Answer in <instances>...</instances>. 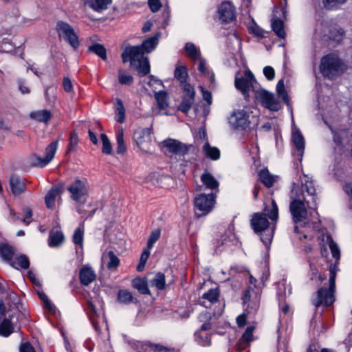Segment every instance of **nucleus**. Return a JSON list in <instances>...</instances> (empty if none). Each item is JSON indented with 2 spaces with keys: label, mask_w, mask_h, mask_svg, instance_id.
<instances>
[{
  "label": "nucleus",
  "mask_w": 352,
  "mask_h": 352,
  "mask_svg": "<svg viewBox=\"0 0 352 352\" xmlns=\"http://www.w3.org/2000/svg\"><path fill=\"white\" fill-rule=\"evenodd\" d=\"M267 216L272 221H276L278 218V208L274 200L272 201L270 209L265 207L263 213H255L251 219V225L254 230L260 234L261 239L266 247H268L272 241L275 225L270 226Z\"/></svg>",
  "instance_id": "f257e3e1"
},
{
  "label": "nucleus",
  "mask_w": 352,
  "mask_h": 352,
  "mask_svg": "<svg viewBox=\"0 0 352 352\" xmlns=\"http://www.w3.org/2000/svg\"><path fill=\"white\" fill-rule=\"evenodd\" d=\"M316 209H309L304 198L301 199L300 197L294 198L289 205V210L294 222L300 225H306L309 223H316L319 221V215Z\"/></svg>",
  "instance_id": "f03ea898"
},
{
  "label": "nucleus",
  "mask_w": 352,
  "mask_h": 352,
  "mask_svg": "<svg viewBox=\"0 0 352 352\" xmlns=\"http://www.w3.org/2000/svg\"><path fill=\"white\" fill-rule=\"evenodd\" d=\"M340 271L338 265H330L329 270V288L320 289L316 294V298L312 302L315 307H318L322 305L325 306L331 305L335 300L333 293L336 289V277Z\"/></svg>",
  "instance_id": "7ed1b4c3"
},
{
  "label": "nucleus",
  "mask_w": 352,
  "mask_h": 352,
  "mask_svg": "<svg viewBox=\"0 0 352 352\" xmlns=\"http://www.w3.org/2000/svg\"><path fill=\"white\" fill-rule=\"evenodd\" d=\"M124 63L130 61L131 65H135L137 67L138 74L140 76H144L150 72V65L148 59L141 53L140 47H127L125 48L122 54Z\"/></svg>",
  "instance_id": "20e7f679"
},
{
  "label": "nucleus",
  "mask_w": 352,
  "mask_h": 352,
  "mask_svg": "<svg viewBox=\"0 0 352 352\" xmlns=\"http://www.w3.org/2000/svg\"><path fill=\"white\" fill-rule=\"evenodd\" d=\"M69 197L77 204L85 203L89 195V185L86 179L76 178L67 186Z\"/></svg>",
  "instance_id": "39448f33"
},
{
  "label": "nucleus",
  "mask_w": 352,
  "mask_h": 352,
  "mask_svg": "<svg viewBox=\"0 0 352 352\" xmlns=\"http://www.w3.org/2000/svg\"><path fill=\"white\" fill-rule=\"evenodd\" d=\"M344 69V65L336 55L329 54L321 60L320 70L324 76L329 78L339 74Z\"/></svg>",
  "instance_id": "423d86ee"
},
{
  "label": "nucleus",
  "mask_w": 352,
  "mask_h": 352,
  "mask_svg": "<svg viewBox=\"0 0 352 352\" xmlns=\"http://www.w3.org/2000/svg\"><path fill=\"white\" fill-rule=\"evenodd\" d=\"M230 126L236 131H245L250 126V113L245 109L234 110L228 118Z\"/></svg>",
  "instance_id": "0eeeda50"
},
{
  "label": "nucleus",
  "mask_w": 352,
  "mask_h": 352,
  "mask_svg": "<svg viewBox=\"0 0 352 352\" xmlns=\"http://www.w3.org/2000/svg\"><path fill=\"white\" fill-rule=\"evenodd\" d=\"M234 85L236 88L239 90L245 97L248 96L250 91H252L255 94V89L260 87L254 78L253 74L250 70H246L243 75L239 76L236 75Z\"/></svg>",
  "instance_id": "6e6552de"
},
{
  "label": "nucleus",
  "mask_w": 352,
  "mask_h": 352,
  "mask_svg": "<svg viewBox=\"0 0 352 352\" xmlns=\"http://www.w3.org/2000/svg\"><path fill=\"white\" fill-rule=\"evenodd\" d=\"M56 31L60 38L68 43L74 49L79 46L78 37L74 28L67 22L58 21L56 23Z\"/></svg>",
  "instance_id": "1a4fd4ad"
},
{
  "label": "nucleus",
  "mask_w": 352,
  "mask_h": 352,
  "mask_svg": "<svg viewBox=\"0 0 352 352\" xmlns=\"http://www.w3.org/2000/svg\"><path fill=\"white\" fill-rule=\"evenodd\" d=\"M254 97L265 108L272 111H278L280 109V104L274 94L265 89H256Z\"/></svg>",
  "instance_id": "9d476101"
},
{
  "label": "nucleus",
  "mask_w": 352,
  "mask_h": 352,
  "mask_svg": "<svg viewBox=\"0 0 352 352\" xmlns=\"http://www.w3.org/2000/svg\"><path fill=\"white\" fill-rule=\"evenodd\" d=\"M300 179L302 184V190L303 192H307V195H303L302 197L304 198V200L306 202L308 208L309 209L315 210L317 208V197L313 181L306 175H304L303 177H302Z\"/></svg>",
  "instance_id": "9b49d317"
},
{
  "label": "nucleus",
  "mask_w": 352,
  "mask_h": 352,
  "mask_svg": "<svg viewBox=\"0 0 352 352\" xmlns=\"http://www.w3.org/2000/svg\"><path fill=\"white\" fill-rule=\"evenodd\" d=\"M233 231L234 226L230 225L228 232L225 235L221 236L220 240L217 241L215 245L214 251L217 254L224 250H232L233 246L238 245L239 241Z\"/></svg>",
  "instance_id": "f8f14e48"
},
{
  "label": "nucleus",
  "mask_w": 352,
  "mask_h": 352,
  "mask_svg": "<svg viewBox=\"0 0 352 352\" xmlns=\"http://www.w3.org/2000/svg\"><path fill=\"white\" fill-rule=\"evenodd\" d=\"M161 144L163 148L166 149L167 152L179 156H184L188 154L192 147V145L185 144L174 139L164 140Z\"/></svg>",
  "instance_id": "ddd939ff"
},
{
  "label": "nucleus",
  "mask_w": 352,
  "mask_h": 352,
  "mask_svg": "<svg viewBox=\"0 0 352 352\" xmlns=\"http://www.w3.org/2000/svg\"><path fill=\"white\" fill-rule=\"evenodd\" d=\"M195 206L201 214H208L214 206V197L212 194H201L195 198Z\"/></svg>",
  "instance_id": "4468645a"
},
{
  "label": "nucleus",
  "mask_w": 352,
  "mask_h": 352,
  "mask_svg": "<svg viewBox=\"0 0 352 352\" xmlns=\"http://www.w3.org/2000/svg\"><path fill=\"white\" fill-rule=\"evenodd\" d=\"M292 139L296 151L294 155L298 160L301 161L305 149V139L296 126L292 128Z\"/></svg>",
  "instance_id": "2eb2a0df"
},
{
  "label": "nucleus",
  "mask_w": 352,
  "mask_h": 352,
  "mask_svg": "<svg viewBox=\"0 0 352 352\" xmlns=\"http://www.w3.org/2000/svg\"><path fill=\"white\" fill-rule=\"evenodd\" d=\"M219 19L224 22H230L235 18V10L229 1L223 2L219 8Z\"/></svg>",
  "instance_id": "dca6fc26"
},
{
  "label": "nucleus",
  "mask_w": 352,
  "mask_h": 352,
  "mask_svg": "<svg viewBox=\"0 0 352 352\" xmlns=\"http://www.w3.org/2000/svg\"><path fill=\"white\" fill-rule=\"evenodd\" d=\"M320 239L324 245H329L333 258H335L336 262H338L340 258V250L338 244L333 240L331 236L327 233L322 234L320 236Z\"/></svg>",
  "instance_id": "f3484780"
},
{
  "label": "nucleus",
  "mask_w": 352,
  "mask_h": 352,
  "mask_svg": "<svg viewBox=\"0 0 352 352\" xmlns=\"http://www.w3.org/2000/svg\"><path fill=\"white\" fill-rule=\"evenodd\" d=\"M250 283L251 284L248 286V287L244 291V294L242 298L243 303H246V302H248V300L261 299V290L260 288L256 287L253 283L252 278L250 279Z\"/></svg>",
  "instance_id": "a211bd4d"
},
{
  "label": "nucleus",
  "mask_w": 352,
  "mask_h": 352,
  "mask_svg": "<svg viewBox=\"0 0 352 352\" xmlns=\"http://www.w3.org/2000/svg\"><path fill=\"white\" fill-rule=\"evenodd\" d=\"M80 282L84 285H89L96 277L94 270L88 265L83 267L79 272Z\"/></svg>",
  "instance_id": "6ab92c4d"
},
{
  "label": "nucleus",
  "mask_w": 352,
  "mask_h": 352,
  "mask_svg": "<svg viewBox=\"0 0 352 352\" xmlns=\"http://www.w3.org/2000/svg\"><path fill=\"white\" fill-rule=\"evenodd\" d=\"M254 330V326H249L246 328L237 344L239 350L241 351L245 349L248 346V344L253 340Z\"/></svg>",
  "instance_id": "aec40b11"
},
{
  "label": "nucleus",
  "mask_w": 352,
  "mask_h": 352,
  "mask_svg": "<svg viewBox=\"0 0 352 352\" xmlns=\"http://www.w3.org/2000/svg\"><path fill=\"white\" fill-rule=\"evenodd\" d=\"M16 249L6 243H0V256L5 262H9L15 255Z\"/></svg>",
  "instance_id": "412c9836"
},
{
  "label": "nucleus",
  "mask_w": 352,
  "mask_h": 352,
  "mask_svg": "<svg viewBox=\"0 0 352 352\" xmlns=\"http://www.w3.org/2000/svg\"><path fill=\"white\" fill-rule=\"evenodd\" d=\"M64 234L58 230H53L50 232L48 243L51 248H56L61 245L64 242Z\"/></svg>",
  "instance_id": "4be33fe9"
},
{
  "label": "nucleus",
  "mask_w": 352,
  "mask_h": 352,
  "mask_svg": "<svg viewBox=\"0 0 352 352\" xmlns=\"http://www.w3.org/2000/svg\"><path fill=\"white\" fill-rule=\"evenodd\" d=\"M155 98L157 104L159 111L165 110L168 107V97L166 92L163 91H159L158 92H155ZM153 113L155 114L154 113V111H153ZM159 113L160 112L157 113L156 114Z\"/></svg>",
  "instance_id": "5701e85b"
},
{
  "label": "nucleus",
  "mask_w": 352,
  "mask_h": 352,
  "mask_svg": "<svg viewBox=\"0 0 352 352\" xmlns=\"http://www.w3.org/2000/svg\"><path fill=\"white\" fill-rule=\"evenodd\" d=\"M199 64L197 69L201 75L208 78V82L212 83L214 80V75L210 68L208 67L206 60L201 58L198 60Z\"/></svg>",
  "instance_id": "b1692460"
},
{
  "label": "nucleus",
  "mask_w": 352,
  "mask_h": 352,
  "mask_svg": "<svg viewBox=\"0 0 352 352\" xmlns=\"http://www.w3.org/2000/svg\"><path fill=\"white\" fill-rule=\"evenodd\" d=\"M10 186L14 195H20L25 191L24 182L16 177H12L10 180Z\"/></svg>",
  "instance_id": "393cba45"
},
{
  "label": "nucleus",
  "mask_w": 352,
  "mask_h": 352,
  "mask_svg": "<svg viewBox=\"0 0 352 352\" xmlns=\"http://www.w3.org/2000/svg\"><path fill=\"white\" fill-rule=\"evenodd\" d=\"M59 190L60 189L58 186H54L47 192L45 197V203L48 208H54L56 199L59 194Z\"/></svg>",
  "instance_id": "a878e982"
},
{
  "label": "nucleus",
  "mask_w": 352,
  "mask_h": 352,
  "mask_svg": "<svg viewBox=\"0 0 352 352\" xmlns=\"http://www.w3.org/2000/svg\"><path fill=\"white\" fill-rule=\"evenodd\" d=\"M157 43L158 36L156 35L144 41L141 45H135V47H140L141 53L144 55V53H149L153 50L157 45Z\"/></svg>",
  "instance_id": "bb28decb"
},
{
  "label": "nucleus",
  "mask_w": 352,
  "mask_h": 352,
  "mask_svg": "<svg viewBox=\"0 0 352 352\" xmlns=\"http://www.w3.org/2000/svg\"><path fill=\"white\" fill-rule=\"evenodd\" d=\"M111 3L112 0H91L88 4L92 10L100 12L107 10Z\"/></svg>",
  "instance_id": "cd10ccee"
},
{
  "label": "nucleus",
  "mask_w": 352,
  "mask_h": 352,
  "mask_svg": "<svg viewBox=\"0 0 352 352\" xmlns=\"http://www.w3.org/2000/svg\"><path fill=\"white\" fill-rule=\"evenodd\" d=\"M203 151L205 155L212 160H219L220 157V151L215 146H212L207 142L203 146Z\"/></svg>",
  "instance_id": "c85d7f7f"
},
{
  "label": "nucleus",
  "mask_w": 352,
  "mask_h": 352,
  "mask_svg": "<svg viewBox=\"0 0 352 352\" xmlns=\"http://www.w3.org/2000/svg\"><path fill=\"white\" fill-rule=\"evenodd\" d=\"M201 182L204 185L209 189L214 190L218 188L219 182L217 180L209 173H204L201 175Z\"/></svg>",
  "instance_id": "c756f323"
},
{
  "label": "nucleus",
  "mask_w": 352,
  "mask_h": 352,
  "mask_svg": "<svg viewBox=\"0 0 352 352\" xmlns=\"http://www.w3.org/2000/svg\"><path fill=\"white\" fill-rule=\"evenodd\" d=\"M30 117L37 121L47 123L50 120L52 113L49 110L43 109L32 112Z\"/></svg>",
  "instance_id": "7c9ffc66"
},
{
  "label": "nucleus",
  "mask_w": 352,
  "mask_h": 352,
  "mask_svg": "<svg viewBox=\"0 0 352 352\" xmlns=\"http://www.w3.org/2000/svg\"><path fill=\"white\" fill-rule=\"evenodd\" d=\"M259 178L262 183L267 188L271 187L276 181V177L267 169H262L259 172Z\"/></svg>",
  "instance_id": "2f4dec72"
},
{
  "label": "nucleus",
  "mask_w": 352,
  "mask_h": 352,
  "mask_svg": "<svg viewBox=\"0 0 352 352\" xmlns=\"http://www.w3.org/2000/svg\"><path fill=\"white\" fill-rule=\"evenodd\" d=\"M185 51L188 56L195 60H198L201 58L200 50L192 43H187L185 45Z\"/></svg>",
  "instance_id": "473e14b6"
},
{
  "label": "nucleus",
  "mask_w": 352,
  "mask_h": 352,
  "mask_svg": "<svg viewBox=\"0 0 352 352\" xmlns=\"http://www.w3.org/2000/svg\"><path fill=\"white\" fill-rule=\"evenodd\" d=\"M133 287L142 294H149L147 282L145 279L141 278H135L132 280Z\"/></svg>",
  "instance_id": "72a5a7b5"
},
{
  "label": "nucleus",
  "mask_w": 352,
  "mask_h": 352,
  "mask_svg": "<svg viewBox=\"0 0 352 352\" xmlns=\"http://www.w3.org/2000/svg\"><path fill=\"white\" fill-rule=\"evenodd\" d=\"M83 236H84V229L82 227H79L76 228L73 234V242L78 245L76 247V252H78L80 250H82L83 245Z\"/></svg>",
  "instance_id": "f704fd0d"
},
{
  "label": "nucleus",
  "mask_w": 352,
  "mask_h": 352,
  "mask_svg": "<svg viewBox=\"0 0 352 352\" xmlns=\"http://www.w3.org/2000/svg\"><path fill=\"white\" fill-rule=\"evenodd\" d=\"M103 264H119L120 261L118 256L112 250H106L102 255Z\"/></svg>",
  "instance_id": "c9c22d12"
},
{
  "label": "nucleus",
  "mask_w": 352,
  "mask_h": 352,
  "mask_svg": "<svg viewBox=\"0 0 352 352\" xmlns=\"http://www.w3.org/2000/svg\"><path fill=\"white\" fill-rule=\"evenodd\" d=\"M13 332V326L10 319L4 318L0 323V335L9 336Z\"/></svg>",
  "instance_id": "e433bc0d"
},
{
  "label": "nucleus",
  "mask_w": 352,
  "mask_h": 352,
  "mask_svg": "<svg viewBox=\"0 0 352 352\" xmlns=\"http://www.w3.org/2000/svg\"><path fill=\"white\" fill-rule=\"evenodd\" d=\"M115 119L120 123H123L125 120V109L120 99L116 100Z\"/></svg>",
  "instance_id": "4c0bfd02"
},
{
  "label": "nucleus",
  "mask_w": 352,
  "mask_h": 352,
  "mask_svg": "<svg viewBox=\"0 0 352 352\" xmlns=\"http://www.w3.org/2000/svg\"><path fill=\"white\" fill-rule=\"evenodd\" d=\"M58 148V141H54L49 144L45 148V156L44 158L47 164L50 163L54 158Z\"/></svg>",
  "instance_id": "58836bf2"
},
{
  "label": "nucleus",
  "mask_w": 352,
  "mask_h": 352,
  "mask_svg": "<svg viewBox=\"0 0 352 352\" xmlns=\"http://www.w3.org/2000/svg\"><path fill=\"white\" fill-rule=\"evenodd\" d=\"M175 77L180 83H184L188 77L187 68L184 65H178L175 69Z\"/></svg>",
  "instance_id": "ea45409f"
},
{
  "label": "nucleus",
  "mask_w": 352,
  "mask_h": 352,
  "mask_svg": "<svg viewBox=\"0 0 352 352\" xmlns=\"http://www.w3.org/2000/svg\"><path fill=\"white\" fill-rule=\"evenodd\" d=\"M123 129L122 127L119 128L116 134V141H117V148L116 152L118 154H123L126 151V146L124 142L123 138Z\"/></svg>",
  "instance_id": "a19ab883"
},
{
  "label": "nucleus",
  "mask_w": 352,
  "mask_h": 352,
  "mask_svg": "<svg viewBox=\"0 0 352 352\" xmlns=\"http://www.w3.org/2000/svg\"><path fill=\"white\" fill-rule=\"evenodd\" d=\"M273 31L279 38H285V32L284 30V25L283 21L280 19H275L272 23Z\"/></svg>",
  "instance_id": "79ce46f5"
},
{
  "label": "nucleus",
  "mask_w": 352,
  "mask_h": 352,
  "mask_svg": "<svg viewBox=\"0 0 352 352\" xmlns=\"http://www.w3.org/2000/svg\"><path fill=\"white\" fill-rule=\"evenodd\" d=\"M219 295V292L217 288L211 289L204 294L202 298L204 300H207L209 302V305H210L217 301Z\"/></svg>",
  "instance_id": "37998d69"
},
{
  "label": "nucleus",
  "mask_w": 352,
  "mask_h": 352,
  "mask_svg": "<svg viewBox=\"0 0 352 352\" xmlns=\"http://www.w3.org/2000/svg\"><path fill=\"white\" fill-rule=\"evenodd\" d=\"M89 51L96 54L99 57H100L102 60L107 59L106 50L103 45H102L99 43H96V44H94L91 46H90L89 47Z\"/></svg>",
  "instance_id": "c03bdc74"
},
{
  "label": "nucleus",
  "mask_w": 352,
  "mask_h": 352,
  "mask_svg": "<svg viewBox=\"0 0 352 352\" xmlns=\"http://www.w3.org/2000/svg\"><path fill=\"white\" fill-rule=\"evenodd\" d=\"M276 93L283 99L285 104L289 105V97L285 89L284 82L280 80L276 85Z\"/></svg>",
  "instance_id": "a18cd8bd"
},
{
  "label": "nucleus",
  "mask_w": 352,
  "mask_h": 352,
  "mask_svg": "<svg viewBox=\"0 0 352 352\" xmlns=\"http://www.w3.org/2000/svg\"><path fill=\"white\" fill-rule=\"evenodd\" d=\"M118 300L121 303L129 304L133 300L131 293L125 289H121L118 294Z\"/></svg>",
  "instance_id": "49530a36"
},
{
  "label": "nucleus",
  "mask_w": 352,
  "mask_h": 352,
  "mask_svg": "<svg viewBox=\"0 0 352 352\" xmlns=\"http://www.w3.org/2000/svg\"><path fill=\"white\" fill-rule=\"evenodd\" d=\"M196 341L201 346H209L211 343L210 337L208 333H201L197 331L195 333Z\"/></svg>",
  "instance_id": "de8ad7c7"
},
{
  "label": "nucleus",
  "mask_w": 352,
  "mask_h": 352,
  "mask_svg": "<svg viewBox=\"0 0 352 352\" xmlns=\"http://www.w3.org/2000/svg\"><path fill=\"white\" fill-rule=\"evenodd\" d=\"M243 304L247 305V307L245 311L248 312V314H255L259 308L260 300H248V302Z\"/></svg>",
  "instance_id": "09e8293b"
},
{
  "label": "nucleus",
  "mask_w": 352,
  "mask_h": 352,
  "mask_svg": "<svg viewBox=\"0 0 352 352\" xmlns=\"http://www.w3.org/2000/svg\"><path fill=\"white\" fill-rule=\"evenodd\" d=\"M194 102V97H184L180 105L179 109L184 112L187 113L190 109L192 104Z\"/></svg>",
  "instance_id": "8fccbe9b"
},
{
  "label": "nucleus",
  "mask_w": 352,
  "mask_h": 352,
  "mask_svg": "<svg viewBox=\"0 0 352 352\" xmlns=\"http://www.w3.org/2000/svg\"><path fill=\"white\" fill-rule=\"evenodd\" d=\"M151 283L152 285L156 287L158 289H163L165 287V276L162 273H158Z\"/></svg>",
  "instance_id": "3c124183"
},
{
  "label": "nucleus",
  "mask_w": 352,
  "mask_h": 352,
  "mask_svg": "<svg viewBox=\"0 0 352 352\" xmlns=\"http://www.w3.org/2000/svg\"><path fill=\"white\" fill-rule=\"evenodd\" d=\"M100 138L102 142V153L105 154H111L112 151L111 144L110 141L108 139V137L104 133L101 134Z\"/></svg>",
  "instance_id": "603ef678"
},
{
  "label": "nucleus",
  "mask_w": 352,
  "mask_h": 352,
  "mask_svg": "<svg viewBox=\"0 0 352 352\" xmlns=\"http://www.w3.org/2000/svg\"><path fill=\"white\" fill-rule=\"evenodd\" d=\"M118 80L120 83L122 85H131L133 81V78L131 75L124 72L122 70L119 71Z\"/></svg>",
  "instance_id": "864d4df0"
},
{
  "label": "nucleus",
  "mask_w": 352,
  "mask_h": 352,
  "mask_svg": "<svg viewBox=\"0 0 352 352\" xmlns=\"http://www.w3.org/2000/svg\"><path fill=\"white\" fill-rule=\"evenodd\" d=\"M29 162L32 166L37 167H43L47 165L44 158L37 156L36 155H32L29 157Z\"/></svg>",
  "instance_id": "5fc2aeb1"
},
{
  "label": "nucleus",
  "mask_w": 352,
  "mask_h": 352,
  "mask_svg": "<svg viewBox=\"0 0 352 352\" xmlns=\"http://www.w3.org/2000/svg\"><path fill=\"white\" fill-rule=\"evenodd\" d=\"M160 229H155L154 230L151 234H150L148 241H147V246L148 248H152L153 247V245L155 243L160 239Z\"/></svg>",
  "instance_id": "6e6d98bb"
},
{
  "label": "nucleus",
  "mask_w": 352,
  "mask_h": 352,
  "mask_svg": "<svg viewBox=\"0 0 352 352\" xmlns=\"http://www.w3.org/2000/svg\"><path fill=\"white\" fill-rule=\"evenodd\" d=\"M38 296L43 302L45 307L49 310V311L54 313L55 306L51 302L47 296L43 292L38 293Z\"/></svg>",
  "instance_id": "4d7b16f0"
},
{
  "label": "nucleus",
  "mask_w": 352,
  "mask_h": 352,
  "mask_svg": "<svg viewBox=\"0 0 352 352\" xmlns=\"http://www.w3.org/2000/svg\"><path fill=\"white\" fill-rule=\"evenodd\" d=\"M6 300L8 301L9 307H12V305L16 306L19 303V298L14 292H10L7 294Z\"/></svg>",
  "instance_id": "13d9d810"
},
{
  "label": "nucleus",
  "mask_w": 352,
  "mask_h": 352,
  "mask_svg": "<svg viewBox=\"0 0 352 352\" xmlns=\"http://www.w3.org/2000/svg\"><path fill=\"white\" fill-rule=\"evenodd\" d=\"M347 0H323L324 7L328 9L337 8L346 2Z\"/></svg>",
  "instance_id": "bf43d9fd"
},
{
  "label": "nucleus",
  "mask_w": 352,
  "mask_h": 352,
  "mask_svg": "<svg viewBox=\"0 0 352 352\" xmlns=\"http://www.w3.org/2000/svg\"><path fill=\"white\" fill-rule=\"evenodd\" d=\"M146 83L151 88H154V91L155 89L159 88L162 85V82L160 80L155 78L153 76L148 77V81L146 82Z\"/></svg>",
  "instance_id": "052dcab7"
},
{
  "label": "nucleus",
  "mask_w": 352,
  "mask_h": 352,
  "mask_svg": "<svg viewBox=\"0 0 352 352\" xmlns=\"http://www.w3.org/2000/svg\"><path fill=\"white\" fill-rule=\"evenodd\" d=\"M148 346L153 350L154 352H168L170 351V349L168 348L165 346H163L160 344H151L150 342L148 343Z\"/></svg>",
  "instance_id": "680f3d73"
},
{
  "label": "nucleus",
  "mask_w": 352,
  "mask_h": 352,
  "mask_svg": "<svg viewBox=\"0 0 352 352\" xmlns=\"http://www.w3.org/2000/svg\"><path fill=\"white\" fill-rule=\"evenodd\" d=\"M182 86V88L184 89V91L186 92V96L187 97H194L195 96V90L193 89V87L186 82V80L185 81V82L184 83H181Z\"/></svg>",
  "instance_id": "e2e57ef3"
},
{
  "label": "nucleus",
  "mask_w": 352,
  "mask_h": 352,
  "mask_svg": "<svg viewBox=\"0 0 352 352\" xmlns=\"http://www.w3.org/2000/svg\"><path fill=\"white\" fill-rule=\"evenodd\" d=\"M250 314H248L245 311L236 318V324L239 327H243L246 324V320Z\"/></svg>",
  "instance_id": "0e129e2a"
},
{
  "label": "nucleus",
  "mask_w": 352,
  "mask_h": 352,
  "mask_svg": "<svg viewBox=\"0 0 352 352\" xmlns=\"http://www.w3.org/2000/svg\"><path fill=\"white\" fill-rule=\"evenodd\" d=\"M23 212L25 214V217L21 219V221L25 224L29 225L32 221V211L30 208H24Z\"/></svg>",
  "instance_id": "69168bd1"
},
{
  "label": "nucleus",
  "mask_w": 352,
  "mask_h": 352,
  "mask_svg": "<svg viewBox=\"0 0 352 352\" xmlns=\"http://www.w3.org/2000/svg\"><path fill=\"white\" fill-rule=\"evenodd\" d=\"M263 74L268 80H272L274 78L275 72L273 67L266 66L263 68Z\"/></svg>",
  "instance_id": "338daca9"
},
{
  "label": "nucleus",
  "mask_w": 352,
  "mask_h": 352,
  "mask_svg": "<svg viewBox=\"0 0 352 352\" xmlns=\"http://www.w3.org/2000/svg\"><path fill=\"white\" fill-rule=\"evenodd\" d=\"M20 352H35L34 347L28 342L22 343L20 346Z\"/></svg>",
  "instance_id": "774afa93"
}]
</instances>
